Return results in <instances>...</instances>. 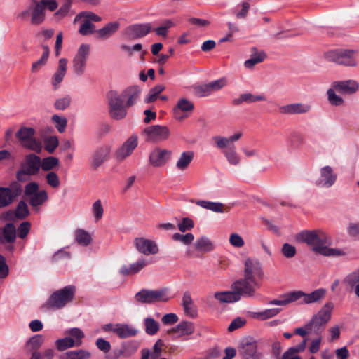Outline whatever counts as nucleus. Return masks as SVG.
I'll use <instances>...</instances> for the list:
<instances>
[{
    "mask_svg": "<svg viewBox=\"0 0 359 359\" xmlns=\"http://www.w3.org/2000/svg\"><path fill=\"white\" fill-rule=\"evenodd\" d=\"M135 244L137 251L145 255H155L158 252L157 244L152 240L144 238H136Z\"/></svg>",
    "mask_w": 359,
    "mask_h": 359,
    "instance_id": "19",
    "label": "nucleus"
},
{
    "mask_svg": "<svg viewBox=\"0 0 359 359\" xmlns=\"http://www.w3.org/2000/svg\"><path fill=\"white\" fill-rule=\"evenodd\" d=\"M194 154L193 151L182 152L180 158L177 161V168L182 171L186 170L194 159Z\"/></svg>",
    "mask_w": 359,
    "mask_h": 359,
    "instance_id": "41",
    "label": "nucleus"
},
{
    "mask_svg": "<svg viewBox=\"0 0 359 359\" xmlns=\"http://www.w3.org/2000/svg\"><path fill=\"white\" fill-rule=\"evenodd\" d=\"M194 109V104L191 101L184 97L180 98L173 108L174 116L177 120L182 121L189 117Z\"/></svg>",
    "mask_w": 359,
    "mask_h": 359,
    "instance_id": "14",
    "label": "nucleus"
},
{
    "mask_svg": "<svg viewBox=\"0 0 359 359\" xmlns=\"http://www.w3.org/2000/svg\"><path fill=\"white\" fill-rule=\"evenodd\" d=\"M281 252L285 257L290 259L295 256L297 250L294 246L289 243H284L282 246Z\"/></svg>",
    "mask_w": 359,
    "mask_h": 359,
    "instance_id": "62",
    "label": "nucleus"
},
{
    "mask_svg": "<svg viewBox=\"0 0 359 359\" xmlns=\"http://www.w3.org/2000/svg\"><path fill=\"white\" fill-rule=\"evenodd\" d=\"M119 27L120 24L118 22H109L96 31V37L99 39H107L116 32Z\"/></svg>",
    "mask_w": 359,
    "mask_h": 359,
    "instance_id": "30",
    "label": "nucleus"
},
{
    "mask_svg": "<svg viewBox=\"0 0 359 359\" xmlns=\"http://www.w3.org/2000/svg\"><path fill=\"white\" fill-rule=\"evenodd\" d=\"M95 25L88 20L83 18L81 25L80 26L79 32L83 36L88 35L96 32Z\"/></svg>",
    "mask_w": 359,
    "mask_h": 359,
    "instance_id": "50",
    "label": "nucleus"
},
{
    "mask_svg": "<svg viewBox=\"0 0 359 359\" xmlns=\"http://www.w3.org/2000/svg\"><path fill=\"white\" fill-rule=\"evenodd\" d=\"M45 20V11L39 1H34L32 4V16L30 22L34 25H39Z\"/></svg>",
    "mask_w": 359,
    "mask_h": 359,
    "instance_id": "27",
    "label": "nucleus"
},
{
    "mask_svg": "<svg viewBox=\"0 0 359 359\" xmlns=\"http://www.w3.org/2000/svg\"><path fill=\"white\" fill-rule=\"evenodd\" d=\"M31 229V223L29 222L25 221L22 222L16 229V235L21 238L24 239L28 235Z\"/></svg>",
    "mask_w": 359,
    "mask_h": 359,
    "instance_id": "54",
    "label": "nucleus"
},
{
    "mask_svg": "<svg viewBox=\"0 0 359 359\" xmlns=\"http://www.w3.org/2000/svg\"><path fill=\"white\" fill-rule=\"evenodd\" d=\"M55 347L58 351H64L69 348L76 347L74 339L66 337L55 341Z\"/></svg>",
    "mask_w": 359,
    "mask_h": 359,
    "instance_id": "44",
    "label": "nucleus"
},
{
    "mask_svg": "<svg viewBox=\"0 0 359 359\" xmlns=\"http://www.w3.org/2000/svg\"><path fill=\"white\" fill-rule=\"evenodd\" d=\"M259 287V283H255L253 281L245 278L235 281L231 285V289L238 294L240 299L241 297H252L255 295L256 290Z\"/></svg>",
    "mask_w": 359,
    "mask_h": 359,
    "instance_id": "11",
    "label": "nucleus"
},
{
    "mask_svg": "<svg viewBox=\"0 0 359 359\" xmlns=\"http://www.w3.org/2000/svg\"><path fill=\"white\" fill-rule=\"evenodd\" d=\"M110 151L111 147L107 144L97 148L90 156V161L91 168L95 170L100 167L109 159Z\"/></svg>",
    "mask_w": 359,
    "mask_h": 359,
    "instance_id": "15",
    "label": "nucleus"
},
{
    "mask_svg": "<svg viewBox=\"0 0 359 359\" xmlns=\"http://www.w3.org/2000/svg\"><path fill=\"white\" fill-rule=\"evenodd\" d=\"M148 264L145 259H141L130 265H123L120 273L124 276L133 275L140 271Z\"/></svg>",
    "mask_w": 359,
    "mask_h": 359,
    "instance_id": "29",
    "label": "nucleus"
},
{
    "mask_svg": "<svg viewBox=\"0 0 359 359\" xmlns=\"http://www.w3.org/2000/svg\"><path fill=\"white\" fill-rule=\"evenodd\" d=\"M311 109V107L309 104L297 102L280 107L279 111L282 114L296 115L306 114Z\"/></svg>",
    "mask_w": 359,
    "mask_h": 359,
    "instance_id": "21",
    "label": "nucleus"
},
{
    "mask_svg": "<svg viewBox=\"0 0 359 359\" xmlns=\"http://www.w3.org/2000/svg\"><path fill=\"white\" fill-rule=\"evenodd\" d=\"M48 198L47 191L41 190L29 198V203L32 207L35 208L43 205Z\"/></svg>",
    "mask_w": 359,
    "mask_h": 359,
    "instance_id": "40",
    "label": "nucleus"
},
{
    "mask_svg": "<svg viewBox=\"0 0 359 359\" xmlns=\"http://www.w3.org/2000/svg\"><path fill=\"white\" fill-rule=\"evenodd\" d=\"M89 53L90 45L82 43L72 61L73 71L76 75L81 76L84 73Z\"/></svg>",
    "mask_w": 359,
    "mask_h": 359,
    "instance_id": "10",
    "label": "nucleus"
},
{
    "mask_svg": "<svg viewBox=\"0 0 359 359\" xmlns=\"http://www.w3.org/2000/svg\"><path fill=\"white\" fill-rule=\"evenodd\" d=\"M81 18H85L88 20L89 22H100L101 20V18L97 15V14L90 12V11H83L80 13H79L75 19L74 21H79Z\"/></svg>",
    "mask_w": 359,
    "mask_h": 359,
    "instance_id": "52",
    "label": "nucleus"
},
{
    "mask_svg": "<svg viewBox=\"0 0 359 359\" xmlns=\"http://www.w3.org/2000/svg\"><path fill=\"white\" fill-rule=\"evenodd\" d=\"M223 154L231 165H238L240 163V157L236 151L234 144L230 145L227 149L224 150Z\"/></svg>",
    "mask_w": 359,
    "mask_h": 359,
    "instance_id": "43",
    "label": "nucleus"
},
{
    "mask_svg": "<svg viewBox=\"0 0 359 359\" xmlns=\"http://www.w3.org/2000/svg\"><path fill=\"white\" fill-rule=\"evenodd\" d=\"M280 311L281 309L279 308L266 309L262 311L253 312L252 316L259 320H266L277 316Z\"/></svg>",
    "mask_w": 359,
    "mask_h": 359,
    "instance_id": "38",
    "label": "nucleus"
},
{
    "mask_svg": "<svg viewBox=\"0 0 359 359\" xmlns=\"http://www.w3.org/2000/svg\"><path fill=\"white\" fill-rule=\"evenodd\" d=\"M194 327L190 322L182 321L176 327H172L168 330V334L170 335L177 334V337L182 335H189L194 332Z\"/></svg>",
    "mask_w": 359,
    "mask_h": 359,
    "instance_id": "28",
    "label": "nucleus"
},
{
    "mask_svg": "<svg viewBox=\"0 0 359 359\" xmlns=\"http://www.w3.org/2000/svg\"><path fill=\"white\" fill-rule=\"evenodd\" d=\"M140 93V88L137 86H130L123 90L121 93L124 100H126V106L127 107L133 106L138 100Z\"/></svg>",
    "mask_w": 359,
    "mask_h": 359,
    "instance_id": "25",
    "label": "nucleus"
},
{
    "mask_svg": "<svg viewBox=\"0 0 359 359\" xmlns=\"http://www.w3.org/2000/svg\"><path fill=\"white\" fill-rule=\"evenodd\" d=\"M171 154L170 150L156 148L149 155V163L154 167H161L169 160Z\"/></svg>",
    "mask_w": 359,
    "mask_h": 359,
    "instance_id": "20",
    "label": "nucleus"
},
{
    "mask_svg": "<svg viewBox=\"0 0 359 359\" xmlns=\"http://www.w3.org/2000/svg\"><path fill=\"white\" fill-rule=\"evenodd\" d=\"M196 250L201 252H208L214 249V245L210 240L206 236H201L194 243Z\"/></svg>",
    "mask_w": 359,
    "mask_h": 359,
    "instance_id": "39",
    "label": "nucleus"
},
{
    "mask_svg": "<svg viewBox=\"0 0 359 359\" xmlns=\"http://www.w3.org/2000/svg\"><path fill=\"white\" fill-rule=\"evenodd\" d=\"M344 282L351 287L359 285V269L346 276Z\"/></svg>",
    "mask_w": 359,
    "mask_h": 359,
    "instance_id": "56",
    "label": "nucleus"
},
{
    "mask_svg": "<svg viewBox=\"0 0 359 359\" xmlns=\"http://www.w3.org/2000/svg\"><path fill=\"white\" fill-rule=\"evenodd\" d=\"M66 334H69L72 339H74V342L76 343V346H80L82 344L81 339L84 337L83 332L77 327L71 328L69 330L66 331Z\"/></svg>",
    "mask_w": 359,
    "mask_h": 359,
    "instance_id": "51",
    "label": "nucleus"
},
{
    "mask_svg": "<svg viewBox=\"0 0 359 359\" xmlns=\"http://www.w3.org/2000/svg\"><path fill=\"white\" fill-rule=\"evenodd\" d=\"M59 144L56 137H50L45 140V150L50 154H53Z\"/></svg>",
    "mask_w": 359,
    "mask_h": 359,
    "instance_id": "61",
    "label": "nucleus"
},
{
    "mask_svg": "<svg viewBox=\"0 0 359 359\" xmlns=\"http://www.w3.org/2000/svg\"><path fill=\"white\" fill-rule=\"evenodd\" d=\"M208 85L210 92L212 93L213 92L217 91L224 87L226 85V79L221 78L219 79L208 83Z\"/></svg>",
    "mask_w": 359,
    "mask_h": 359,
    "instance_id": "64",
    "label": "nucleus"
},
{
    "mask_svg": "<svg viewBox=\"0 0 359 359\" xmlns=\"http://www.w3.org/2000/svg\"><path fill=\"white\" fill-rule=\"evenodd\" d=\"M67 69V60L66 58L60 59L57 69L51 79V83L54 90H57L60 87V84L66 74Z\"/></svg>",
    "mask_w": 359,
    "mask_h": 359,
    "instance_id": "24",
    "label": "nucleus"
},
{
    "mask_svg": "<svg viewBox=\"0 0 359 359\" xmlns=\"http://www.w3.org/2000/svg\"><path fill=\"white\" fill-rule=\"evenodd\" d=\"M266 97L263 95H254L252 93H247L241 94L239 97L233 99L232 103L233 105H240L243 102L253 103L259 101H265Z\"/></svg>",
    "mask_w": 359,
    "mask_h": 359,
    "instance_id": "34",
    "label": "nucleus"
},
{
    "mask_svg": "<svg viewBox=\"0 0 359 359\" xmlns=\"http://www.w3.org/2000/svg\"><path fill=\"white\" fill-rule=\"evenodd\" d=\"M302 240L311 248L313 252L326 257H340L345 255L344 250L338 248H331V237L321 229L303 231L298 235Z\"/></svg>",
    "mask_w": 359,
    "mask_h": 359,
    "instance_id": "1",
    "label": "nucleus"
},
{
    "mask_svg": "<svg viewBox=\"0 0 359 359\" xmlns=\"http://www.w3.org/2000/svg\"><path fill=\"white\" fill-rule=\"evenodd\" d=\"M71 102V97L69 95H66L64 97L57 99L54 105L58 110H65L70 105Z\"/></svg>",
    "mask_w": 359,
    "mask_h": 359,
    "instance_id": "60",
    "label": "nucleus"
},
{
    "mask_svg": "<svg viewBox=\"0 0 359 359\" xmlns=\"http://www.w3.org/2000/svg\"><path fill=\"white\" fill-rule=\"evenodd\" d=\"M138 141L136 135H132L116 152L118 161H122L131 155L134 149L137 147Z\"/></svg>",
    "mask_w": 359,
    "mask_h": 359,
    "instance_id": "16",
    "label": "nucleus"
},
{
    "mask_svg": "<svg viewBox=\"0 0 359 359\" xmlns=\"http://www.w3.org/2000/svg\"><path fill=\"white\" fill-rule=\"evenodd\" d=\"M326 58L339 65L355 67L357 65L356 53L351 50L338 49L325 53Z\"/></svg>",
    "mask_w": 359,
    "mask_h": 359,
    "instance_id": "6",
    "label": "nucleus"
},
{
    "mask_svg": "<svg viewBox=\"0 0 359 359\" xmlns=\"http://www.w3.org/2000/svg\"><path fill=\"white\" fill-rule=\"evenodd\" d=\"M13 200L14 198L10 194L8 188L0 187V208L10 205Z\"/></svg>",
    "mask_w": 359,
    "mask_h": 359,
    "instance_id": "48",
    "label": "nucleus"
},
{
    "mask_svg": "<svg viewBox=\"0 0 359 359\" xmlns=\"http://www.w3.org/2000/svg\"><path fill=\"white\" fill-rule=\"evenodd\" d=\"M144 326L145 332L151 336L156 334L160 328L159 323L151 317L144 319Z\"/></svg>",
    "mask_w": 359,
    "mask_h": 359,
    "instance_id": "42",
    "label": "nucleus"
},
{
    "mask_svg": "<svg viewBox=\"0 0 359 359\" xmlns=\"http://www.w3.org/2000/svg\"><path fill=\"white\" fill-rule=\"evenodd\" d=\"M170 135L168 127L154 125L146 127L142 132V135L147 142H158L167 140Z\"/></svg>",
    "mask_w": 359,
    "mask_h": 359,
    "instance_id": "9",
    "label": "nucleus"
},
{
    "mask_svg": "<svg viewBox=\"0 0 359 359\" xmlns=\"http://www.w3.org/2000/svg\"><path fill=\"white\" fill-rule=\"evenodd\" d=\"M41 160L34 154L25 156V161L21 163V168L16 173L18 182H23L27 180V176L37 175L40 170Z\"/></svg>",
    "mask_w": 359,
    "mask_h": 359,
    "instance_id": "4",
    "label": "nucleus"
},
{
    "mask_svg": "<svg viewBox=\"0 0 359 359\" xmlns=\"http://www.w3.org/2000/svg\"><path fill=\"white\" fill-rule=\"evenodd\" d=\"M152 30L150 23L135 24L128 26L125 30V34L130 39H137L145 36Z\"/></svg>",
    "mask_w": 359,
    "mask_h": 359,
    "instance_id": "18",
    "label": "nucleus"
},
{
    "mask_svg": "<svg viewBox=\"0 0 359 359\" xmlns=\"http://www.w3.org/2000/svg\"><path fill=\"white\" fill-rule=\"evenodd\" d=\"M182 306L186 315L195 318L197 316V311L189 292L187 291L183 294Z\"/></svg>",
    "mask_w": 359,
    "mask_h": 359,
    "instance_id": "32",
    "label": "nucleus"
},
{
    "mask_svg": "<svg viewBox=\"0 0 359 359\" xmlns=\"http://www.w3.org/2000/svg\"><path fill=\"white\" fill-rule=\"evenodd\" d=\"M332 87L339 93L351 95L358 90V84L353 80H346L335 81L332 83Z\"/></svg>",
    "mask_w": 359,
    "mask_h": 359,
    "instance_id": "23",
    "label": "nucleus"
},
{
    "mask_svg": "<svg viewBox=\"0 0 359 359\" xmlns=\"http://www.w3.org/2000/svg\"><path fill=\"white\" fill-rule=\"evenodd\" d=\"M29 214V210L27 203L24 201H20L15 210V217L19 219H24Z\"/></svg>",
    "mask_w": 359,
    "mask_h": 359,
    "instance_id": "47",
    "label": "nucleus"
},
{
    "mask_svg": "<svg viewBox=\"0 0 359 359\" xmlns=\"http://www.w3.org/2000/svg\"><path fill=\"white\" fill-rule=\"evenodd\" d=\"M334 305L332 302L326 303L323 308L314 315L311 320L306 325L310 334L317 337H321L322 332L325 329L326 325L331 318V312Z\"/></svg>",
    "mask_w": 359,
    "mask_h": 359,
    "instance_id": "2",
    "label": "nucleus"
},
{
    "mask_svg": "<svg viewBox=\"0 0 359 359\" xmlns=\"http://www.w3.org/2000/svg\"><path fill=\"white\" fill-rule=\"evenodd\" d=\"M135 301L138 304H151L158 302H167L168 298L165 289H142L135 294Z\"/></svg>",
    "mask_w": 359,
    "mask_h": 359,
    "instance_id": "7",
    "label": "nucleus"
},
{
    "mask_svg": "<svg viewBox=\"0 0 359 359\" xmlns=\"http://www.w3.org/2000/svg\"><path fill=\"white\" fill-rule=\"evenodd\" d=\"M262 277V271L259 263L247 259L245 263L244 278L253 281L255 283H259V280L261 279Z\"/></svg>",
    "mask_w": 359,
    "mask_h": 359,
    "instance_id": "17",
    "label": "nucleus"
},
{
    "mask_svg": "<svg viewBox=\"0 0 359 359\" xmlns=\"http://www.w3.org/2000/svg\"><path fill=\"white\" fill-rule=\"evenodd\" d=\"M39 184L36 182H31L25 187L24 194L25 197L29 198L39 191Z\"/></svg>",
    "mask_w": 359,
    "mask_h": 359,
    "instance_id": "63",
    "label": "nucleus"
},
{
    "mask_svg": "<svg viewBox=\"0 0 359 359\" xmlns=\"http://www.w3.org/2000/svg\"><path fill=\"white\" fill-rule=\"evenodd\" d=\"M337 180V174L330 165H325L320 170V176L316 181V185L323 188H330Z\"/></svg>",
    "mask_w": 359,
    "mask_h": 359,
    "instance_id": "13",
    "label": "nucleus"
},
{
    "mask_svg": "<svg viewBox=\"0 0 359 359\" xmlns=\"http://www.w3.org/2000/svg\"><path fill=\"white\" fill-rule=\"evenodd\" d=\"M92 212L95 221H99L103 216L104 209L100 200H97L92 205Z\"/></svg>",
    "mask_w": 359,
    "mask_h": 359,
    "instance_id": "59",
    "label": "nucleus"
},
{
    "mask_svg": "<svg viewBox=\"0 0 359 359\" xmlns=\"http://www.w3.org/2000/svg\"><path fill=\"white\" fill-rule=\"evenodd\" d=\"M107 96L110 116L116 120L124 118L127 115L126 108L128 107L126 106L125 100L121 93H118L115 90H111L107 93Z\"/></svg>",
    "mask_w": 359,
    "mask_h": 359,
    "instance_id": "5",
    "label": "nucleus"
},
{
    "mask_svg": "<svg viewBox=\"0 0 359 359\" xmlns=\"http://www.w3.org/2000/svg\"><path fill=\"white\" fill-rule=\"evenodd\" d=\"M59 159L54 156H48L44 158L41 161V168L44 171H49L53 169L55 167L58 165Z\"/></svg>",
    "mask_w": 359,
    "mask_h": 359,
    "instance_id": "49",
    "label": "nucleus"
},
{
    "mask_svg": "<svg viewBox=\"0 0 359 359\" xmlns=\"http://www.w3.org/2000/svg\"><path fill=\"white\" fill-rule=\"evenodd\" d=\"M327 95L328 101L331 105L340 106L344 103L342 97L337 95L334 89H328L327 91Z\"/></svg>",
    "mask_w": 359,
    "mask_h": 359,
    "instance_id": "55",
    "label": "nucleus"
},
{
    "mask_svg": "<svg viewBox=\"0 0 359 359\" xmlns=\"http://www.w3.org/2000/svg\"><path fill=\"white\" fill-rule=\"evenodd\" d=\"M35 130L32 128L21 127L16 133V137L19 140L22 147L39 152L41 150V144L34 138Z\"/></svg>",
    "mask_w": 359,
    "mask_h": 359,
    "instance_id": "8",
    "label": "nucleus"
},
{
    "mask_svg": "<svg viewBox=\"0 0 359 359\" xmlns=\"http://www.w3.org/2000/svg\"><path fill=\"white\" fill-rule=\"evenodd\" d=\"M52 121L55 123V128L60 133L65 131L67 124L66 118L55 114L52 116Z\"/></svg>",
    "mask_w": 359,
    "mask_h": 359,
    "instance_id": "58",
    "label": "nucleus"
},
{
    "mask_svg": "<svg viewBox=\"0 0 359 359\" xmlns=\"http://www.w3.org/2000/svg\"><path fill=\"white\" fill-rule=\"evenodd\" d=\"M172 238L174 241H181L184 245H189L194 240V236L191 233H188L185 235L175 233L172 235Z\"/></svg>",
    "mask_w": 359,
    "mask_h": 359,
    "instance_id": "57",
    "label": "nucleus"
},
{
    "mask_svg": "<svg viewBox=\"0 0 359 359\" xmlns=\"http://www.w3.org/2000/svg\"><path fill=\"white\" fill-rule=\"evenodd\" d=\"M325 294L326 290L323 288L317 289L311 293L304 292V299L300 303L309 304L318 302L325 297Z\"/></svg>",
    "mask_w": 359,
    "mask_h": 359,
    "instance_id": "33",
    "label": "nucleus"
},
{
    "mask_svg": "<svg viewBox=\"0 0 359 359\" xmlns=\"http://www.w3.org/2000/svg\"><path fill=\"white\" fill-rule=\"evenodd\" d=\"M194 94L199 97H207L212 94L208 83L194 86Z\"/></svg>",
    "mask_w": 359,
    "mask_h": 359,
    "instance_id": "53",
    "label": "nucleus"
},
{
    "mask_svg": "<svg viewBox=\"0 0 359 359\" xmlns=\"http://www.w3.org/2000/svg\"><path fill=\"white\" fill-rule=\"evenodd\" d=\"M239 353L244 359H259L257 342L252 337H245L241 341Z\"/></svg>",
    "mask_w": 359,
    "mask_h": 359,
    "instance_id": "12",
    "label": "nucleus"
},
{
    "mask_svg": "<svg viewBox=\"0 0 359 359\" xmlns=\"http://www.w3.org/2000/svg\"><path fill=\"white\" fill-rule=\"evenodd\" d=\"M266 57V55L264 52H257L256 48H252L250 58L245 60L244 65L246 68L251 69L255 65L263 62Z\"/></svg>",
    "mask_w": 359,
    "mask_h": 359,
    "instance_id": "37",
    "label": "nucleus"
},
{
    "mask_svg": "<svg viewBox=\"0 0 359 359\" xmlns=\"http://www.w3.org/2000/svg\"><path fill=\"white\" fill-rule=\"evenodd\" d=\"M214 298L219 303H233L240 300V297L234 290L231 291L217 292L214 294Z\"/></svg>",
    "mask_w": 359,
    "mask_h": 359,
    "instance_id": "31",
    "label": "nucleus"
},
{
    "mask_svg": "<svg viewBox=\"0 0 359 359\" xmlns=\"http://www.w3.org/2000/svg\"><path fill=\"white\" fill-rule=\"evenodd\" d=\"M195 203L203 208L211 210L214 212L224 213L228 212L230 210L229 207L219 202L198 200Z\"/></svg>",
    "mask_w": 359,
    "mask_h": 359,
    "instance_id": "26",
    "label": "nucleus"
},
{
    "mask_svg": "<svg viewBox=\"0 0 359 359\" xmlns=\"http://www.w3.org/2000/svg\"><path fill=\"white\" fill-rule=\"evenodd\" d=\"M16 239V228L13 223H7L2 229V243L12 244Z\"/></svg>",
    "mask_w": 359,
    "mask_h": 359,
    "instance_id": "36",
    "label": "nucleus"
},
{
    "mask_svg": "<svg viewBox=\"0 0 359 359\" xmlns=\"http://www.w3.org/2000/svg\"><path fill=\"white\" fill-rule=\"evenodd\" d=\"M304 292L301 290L287 292L281 296L280 299H273L269 302V304L285 306L290 303L303 300Z\"/></svg>",
    "mask_w": 359,
    "mask_h": 359,
    "instance_id": "22",
    "label": "nucleus"
},
{
    "mask_svg": "<svg viewBox=\"0 0 359 359\" xmlns=\"http://www.w3.org/2000/svg\"><path fill=\"white\" fill-rule=\"evenodd\" d=\"M165 90V86L163 85H157L150 89L147 97L144 98L146 103H151L155 102L159 97L161 92Z\"/></svg>",
    "mask_w": 359,
    "mask_h": 359,
    "instance_id": "46",
    "label": "nucleus"
},
{
    "mask_svg": "<svg viewBox=\"0 0 359 359\" xmlns=\"http://www.w3.org/2000/svg\"><path fill=\"white\" fill-rule=\"evenodd\" d=\"M75 294L76 287L74 285L65 286L52 293L43 306L52 309H62L74 300Z\"/></svg>",
    "mask_w": 359,
    "mask_h": 359,
    "instance_id": "3",
    "label": "nucleus"
},
{
    "mask_svg": "<svg viewBox=\"0 0 359 359\" xmlns=\"http://www.w3.org/2000/svg\"><path fill=\"white\" fill-rule=\"evenodd\" d=\"M115 333L121 339L135 337L137 334L138 330L133 326L127 324H117V328L115 330Z\"/></svg>",
    "mask_w": 359,
    "mask_h": 359,
    "instance_id": "35",
    "label": "nucleus"
},
{
    "mask_svg": "<svg viewBox=\"0 0 359 359\" xmlns=\"http://www.w3.org/2000/svg\"><path fill=\"white\" fill-rule=\"evenodd\" d=\"M75 239L79 245L88 246L92 241L91 236L83 229H77L75 232Z\"/></svg>",
    "mask_w": 359,
    "mask_h": 359,
    "instance_id": "45",
    "label": "nucleus"
}]
</instances>
